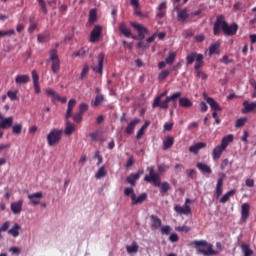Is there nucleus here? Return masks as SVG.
Segmentation results:
<instances>
[{
	"instance_id": "1",
	"label": "nucleus",
	"mask_w": 256,
	"mask_h": 256,
	"mask_svg": "<svg viewBox=\"0 0 256 256\" xmlns=\"http://www.w3.org/2000/svg\"><path fill=\"white\" fill-rule=\"evenodd\" d=\"M147 171L149 172V175L144 176V181H146V183H153L154 187H159L160 193H167V191L171 189L169 182H161V176L155 172L153 166L147 167Z\"/></svg>"
},
{
	"instance_id": "2",
	"label": "nucleus",
	"mask_w": 256,
	"mask_h": 256,
	"mask_svg": "<svg viewBox=\"0 0 256 256\" xmlns=\"http://www.w3.org/2000/svg\"><path fill=\"white\" fill-rule=\"evenodd\" d=\"M190 245H194L198 255L213 256L219 255V251L213 250V244L206 240H193Z\"/></svg>"
},
{
	"instance_id": "3",
	"label": "nucleus",
	"mask_w": 256,
	"mask_h": 256,
	"mask_svg": "<svg viewBox=\"0 0 256 256\" xmlns=\"http://www.w3.org/2000/svg\"><path fill=\"white\" fill-rule=\"evenodd\" d=\"M167 96V91L163 92L162 94L158 95L153 103L152 107L155 109V107H160V109H169V103L171 101H175V99H179L181 97V92H176L172 94L171 96L166 97L164 101L161 102V98Z\"/></svg>"
},
{
	"instance_id": "4",
	"label": "nucleus",
	"mask_w": 256,
	"mask_h": 256,
	"mask_svg": "<svg viewBox=\"0 0 256 256\" xmlns=\"http://www.w3.org/2000/svg\"><path fill=\"white\" fill-rule=\"evenodd\" d=\"M46 63H51V71L54 75H57V73L61 71V59H59L57 48L50 50V56L49 59L46 60Z\"/></svg>"
},
{
	"instance_id": "5",
	"label": "nucleus",
	"mask_w": 256,
	"mask_h": 256,
	"mask_svg": "<svg viewBox=\"0 0 256 256\" xmlns=\"http://www.w3.org/2000/svg\"><path fill=\"white\" fill-rule=\"evenodd\" d=\"M46 139L49 147H55V145H59V143H61V139H63V129L54 128L50 130L46 136Z\"/></svg>"
},
{
	"instance_id": "6",
	"label": "nucleus",
	"mask_w": 256,
	"mask_h": 256,
	"mask_svg": "<svg viewBox=\"0 0 256 256\" xmlns=\"http://www.w3.org/2000/svg\"><path fill=\"white\" fill-rule=\"evenodd\" d=\"M226 24L227 21L225 20V16L223 14L218 15L216 17V21L214 22L213 35H215V37H219V35H221V32L223 33Z\"/></svg>"
},
{
	"instance_id": "7",
	"label": "nucleus",
	"mask_w": 256,
	"mask_h": 256,
	"mask_svg": "<svg viewBox=\"0 0 256 256\" xmlns=\"http://www.w3.org/2000/svg\"><path fill=\"white\" fill-rule=\"evenodd\" d=\"M131 25L138 32V37H139L140 41H143V39H145V35H149V29H147V27L143 26V24H140L137 22H132Z\"/></svg>"
},
{
	"instance_id": "8",
	"label": "nucleus",
	"mask_w": 256,
	"mask_h": 256,
	"mask_svg": "<svg viewBox=\"0 0 256 256\" xmlns=\"http://www.w3.org/2000/svg\"><path fill=\"white\" fill-rule=\"evenodd\" d=\"M103 33V26L96 25L90 33V43H97L101 39Z\"/></svg>"
},
{
	"instance_id": "9",
	"label": "nucleus",
	"mask_w": 256,
	"mask_h": 256,
	"mask_svg": "<svg viewBox=\"0 0 256 256\" xmlns=\"http://www.w3.org/2000/svg\"><path fill=\"white\" fill-rule=\"evenodd\" d=\"M238 30H239V25H237V23H233L229 25V23L226 22L222 33H224V35H226L227 37H232L233 35H237Z\"/></svg>"
},
{
	"instance_id": "10",
	"label": "nucleus",
	"mask_w": 256,
	"mask_h": 256,
	"mask_svg": "<svg viewBox=\"0 0 256 256\" xmlns=\"http://www.w3.org/2000/svg\"><path fill=\"white\" fill-rule=\"evenodd\" d=\"M103 61H105V53L101 52L98 55V64L92 66V70L94 73H99V75H103Z\"/></svg>"
},
{
	"instance_id": "11",
	"label": "nucleus",
	"mask_w": 256,
	"mask_h": 256,
	"mask_svg": "<svg viewBox=\"0 0 256 256\" xmlns=\"http://www.w3.org/2000/svg\"><path fill=\"white\" fill-rule=\"evenodd\" d=\"M251 209V206L249 203H244L241 205V221L243 223L247 222V219H249V210Z\"/></svg>"
},
{
	"instance_id": "12",
	"label": "nucleus",
	"mask_w": 256,
	"mask_h": 256,
	"mask_svg": "<svg viewBox=\"0 0 256 256\" xmlns=\"http://www.w3.org/2000/svg\"><path fill=\"white\" fill-rule=\"evenodd\" d=\"M131 197L132 205H141L144 201H147V193H142L137 197V194H133Z\"/></svg>"
},
{
	"instance_id": "13",
	"label": "nucleus",
	"mask_w": 256,
	"mask_h": 256,
	"mask_svg": "<svg viewBox=\"0 0 256 256\" xmlns=\"http://www.w3.org/2000/svg\"><path fill=\"white\" fill-rule=\"evenodd\" d=\"M141 173H143V171L130 174L126 178L127 183H129V185H131V187H135V185H137V181H139V179H141Z\"/></svg>"
},
{
	"instance_id": "14",
	"label": "nucleus",
	"mask_w": 256,
	"mask_h": 256,
	"mask_svg": "<svg viewBox=\"0 0 256 256\" xmlns=\"http://www.w3.org/2000/svg\"><path fill=\"white\" fill-rule=\"evenodd\" d=\"M28 199L33 205H39L43 199V192H36L28 195Z\"/></svg>"
},
{
	"instance_id": "15",
	"label": "nucleus",
	"mask_w": 256,
	"mask_h": 256,
	"mask_svg": "<svg viewBox=\"0 0 256 256\" xmlns=\"http://www.w3.org/2000/svg\"><path fill=\"white\" fill-rule=\"evenodd\" d=\"M139 123H141V119L139 118H135L134 120H132L126 127L125 129V133H127V135H133L134 131H135V127H137V125H139Z\"/></svg>"
},
{
	"instance_id": "16",
	"label": "nucleus",
	"mask_w": 256,
	"mask_h": 256,
	"mask_svg": "<svg viewBox=\"0 0 256 256\" xmlns=\"http://www.w3.org/2000/svg\"><path fill=\"white\" fill-rule=\"evenodd\" d=\"M32 80L34 91L37 95H39V93H41V87L39 86V74L37 73V70H32Z\"/></svg>"
},
{
	"instance_id": "17",
	"label": "nucleus",
	"mask_w": 256,
	"mask_h": 256,
	"mask_svg": "<svg viewBox=\"0 0 256 256\" xmlns=\"http://www.w3.org/2000/svg\"><path fill=\"white\" fill-rule=\"evenodd\" d=\"M221 177L217 180L216 184V197L219 198L221 195H223V181H225V174H220Z\"/></svg>"
},
{
	"instance_id": "18",
	"label": "nucleus",
	"mask_w": 256,
	"mask_h": 256,
	"mask_svg": "<svg viewBox=\"0 0 256 256\" xmlns=\"http://www.w3.org/2000/svg\"><path fill=\"white\" fill-rule=\"evenodd\" d=\"M163 225V222L161 221V218L155 215L150 216V227L151 229H161V226Z\"/></svg>"
},
{
	"instance_id": "19",
	"label": "nucleus",
	"mask_w": 256,
	"mask_h": 256,
	"mask_svg": "<svg viewBox=\"0 0 256 256\" xmlns=\"http://www.w3.org/2000/svg\"><path fill=\"white\" fill-rule=\"evenodd\" d=\"M76 129H77V126L75 124H73V122L66 120L64 134L67 137H71V134L75 133Z\"/></svg>"
},
{
	"instance_id": "20",
	"label": "nucleus",
	"mask_w": 256,
	"mask_h": 256,
	"mask_svg": "<svg viewBox=\"0 0 256 256\" xmlns=\"http://www.w3.org/2000/svg\"><path fill=\"white\" fill-rule=\"evenodd\" d=\"M10 209L14 215H19L23 211V200L13 202L10 206Z\"/></svg>"
},
{
	"instance_id": "21",
	"label": "nucleus",
	"mask_w": 256,
	"mask_h": 256,
	"mask_svg": "<svg viewBox=\"0 0 256 256\" xmlns=\"http://www.w3.org/2000/svg\"><path fill=\"white\" fill-rule=\"evenodd\" d=\"M174 211L178 213V215H191V207L189 205L174 206Z\"/></svg>"
},
{
	"instance_id": "22",
	"label": "nucleus",
	"mask_w": 256,
	"mask_h": 256,
	"mask_svg": "<svg viewBox=\"0 0 256 256\" xmlns=\"http://www.w3.org/2000/svg\"><path fill=\"white\" fill-rule=\"evenodd\" d=\"M205 147H207V143H205V142H198V143L190 146L188 151L190 153H193L194 155H197V153H199V151H201V149H205Z\"/></svg>"
},
{
	"instance_id": "23",
	"label": "nucleus",
	"mask_w": 256,
	"mask_h": 256,
	"mask_svg": "<svg viewBox=\"0 0 256 256\" xmlns=\"http://www.w3.org/2000/svg\"><path fill=\"white\" fill-rule=\"evenodd\" d=\"M75 105H77V100L75 99H70L69 102H68V108H67V111H66V120H69L71 119V117L73 116V109L75 108Z\"/></svg>"
},
{
	"instance_id": "24",
	"label": "nucleus",
	"mask_w": 256,
	"mask_h": 256,
	"mask_svg": "<svg viewBox=\"0 0 256 256\" xmlns=\"http://www.w3.org/2000/svg\"><path fill=\"white\" fill-rule=\"evenodd\" d=\"M75 105H77V100L75 99H70L69 102H68V108H67V111H66V120H69L71 119V117L73 116V109L75 108Z\"/></svg>"
},
{
	"instance_id": "25",
	"label": "nucleus",
	"mask_w": 256,
	"mask_h": 256,
	"mask_svg": "<svg viewBox=\"0 0 256 256\" xmlns=\"http://www.w3.org/2000/svg\"><path fill=\"white\" fill-rule=\"evenodd\" d=\"M203 54L197 52H191L186 56V65H193Z\"/></svg>"
},
{
	"instance_id": "26",
	"label": "nucleus",
	"mask_w": 256,
	"mask_h": 256,
	"mask_svg": "<svg viewBox=\"0 0 256 256\" xmlns=\"http://www.w3.org/2000/svg\"><path fill=\"white\" fill-rule=\"evenodd\" d=\"M118 30L122 35H124V37L129 38L132 35L131 29L127 27V24H125V22H122L118 25Z\"/></svg>"
},
{
	"instance_id": "27",
	"label": "nucleus",
	"mask_w": 256,
	"mask_h": 256,
	"mask_svg": "<svg viewBox=\"0 0 256 256\" xmlns=\"http://www.w3.org/2000/svg\"><path fill=\"white\" fill-rule=\"evenodd\" d=\"M223 151H225V148L221 147V145L216 146L212 150L213 161H217V159H221V155H223Z\"/></svg>"
},
{
	"instance_id": "28",
	"label": "nucleus",
	"mask_w": 256,
	"mask_h": 256,
	"mask_svg": "<svg viewBox=\"0 0 256 256\" xmlns=\"http://www.w3.org/2000/svg\"><path fill=\"white\" fill-rule=\"evenodd\" d=\"M166 10H167V2L160 3L157 8L158 12L156 14V17H158L159 19H163V17H165L166 15Z\"/></svg>"
},
{
	"instance_id": "29",
	"label": "nucleus",
	"mask_w": 256,
	"mask_h": 256,
	"mask_svg": "<svg viewBox=\"0 0 256 256\" xmlns=\"http://www.w3.org/2000/svg\"><path fill=\"white\" fill-rule=\"evenodd\" d=\"M105 101V95L103 94H98L94 98V100L91 101V106L92 107H101Z\"/></svg>"
},
{
	"instance_id": "30",
	"label": "nucleus",
	"mask_w": 256,
	"mask_h": 256,
	"mask_svg": "<svg viewBox=\"0 0 256 256\" xmlns=\"http://www.w3.org/2000/svg\"><path fill=\"white\" fill-rule=\"evenodd\" d=\"M197 169L201 171V173H207L208 175H211L213 173V170L209 167V165L203 163V162H198L196 164Z\"/></svg>"
},
{
	"instance_id": "31",
	"label": "nucleus",
	"mask_w": 256,
	"mask_h": 256,
	"mask_svg": "<svg viewBox=\"0 0 256 256\" xmlns=\"http://www.w3.org/2000/svg\"><path fill=\"white\" fill-rule=\"evenodd\" d=\"M243 106V113H253L256 109V102L249 103V101H244Z\"/></svg>"
},
{
	"instance_id": "32",
	"label": "nucleus",
	"mask_w": 256,
	"mask_h": 256,
	"mask_svg": "<svg viewBox=\"0 0 256 256\" xmlns=\"http://www.w3.org/2000/svg\"><path fill=\"white\" fill-rule=\"evenodd\" d=\"M175 144V138L168 136L164 141H163V150L167 151L173 147Z\"/></svg>"
},
{
	"instance_id": "33",
	"label": "nucleus",
	"mask_w": 256,
	"mask_h": 256,
	"mask_svg": "<svg viewBox=\"0 0 256 256\" xmlns=\"http://www.w3.org/2000/svg\"><path fill=\"white\" fill-rule=\"evenodd\" d=\"M9 127H13V117L11 116L0 121V129H9Z\"/></svg>"
},
{
	"instance_id": "34",
	"label": "nucleus",
	"mask_w": 256,
	"mask_h": 256,
	"mask_svg": "<svg viewBox=\"0 0 256 256\" xmlns=\"http://www.w3.org/2000/svg\"><path fill=\"white\" fill-rule=\"evenodd\" d=\"M233 139H234L233 134H229V135L223 137L220 146L223 149H227V147H229V143H233Z\"/></svg>"
},
{
	"instance_id": "35",
	"label": "nucleus",
	"mask_w": 256,
	"mask_h": 256,
	"mask_svg": "<svg viewBox=\"0 0 256 256\" xmlns=\"http://www.w3.org/2000/svg\"><path fill=\"white\" fill-rule=\"evenodd\" d=\"M30 77L29 75H17L15 78L16 85H23L25 83H29Z\"/></svg>"
},
{
	"instance_id": "36",
	"label": "nucleus",
	"mask_w": 256,
	"mask_h": 256,
	"mask_svg": "<svg viewBox=\"0 0 256 256\" xmlns=\"http://www.w3.org/2000/svg\"><path fill=\"white\" fill-rule=\"evenodd\" d=\"M206 101L213 111H221V106H219V103L215 99L208 97Z\"/></svg>"
},
{
	"instance_id": "37",
	"label": "nucleus",
	"mask_w": 256,
	"mask_h": 256,
	"mask_svg": "<svg viewBox=\"0 0 256 256\" xmlns=\"http://www.w3.org/2000/svg\"><path fill=\"white\" fill-rule=\"evenodd\" d=\"M177 13H178V21L185 23V21L189 19V13L187 12V9L178 10Z\"/></svg>"
},
{
	"instance_id": "38",
	"label": "nucleus",
	"mask_w": 256,
	"mask_h": 256,
	"mask_svg": "<svg viewBox=\"0 0 256 256\" xmlns=\"http://www.w3.org/2000/svg\"><path fill=\"white\" fill-rule=\"evenodd\" d=\"M180 107H184L185 109H189V107H193V102L189 100V98H180L179 99Z\"/></svg>"
},
{
	"instance_id": "39",
	"label": "nucleus",
	"mask_w": 256,
	"mask_h": 256,
	"mask_svg": "<svg viewBox=\"0 0 256 256\" xmlns=\"http://www.w3.org/2000/svg\"><path fill=\"white\" fill-rule=\"evenodd\" d=\"M19 231H21V226L16 223L11 229L8 230V235H12V237H19Z\"/></svg>"
},
{
	"instance_id": "40",
	"label": "nucleus",
	"mask_w": 256,
	"mask_h": 256,
	"mask_svg": "<svg viewBox=\"0 0 256 256\" xmlns=\"http://www.w3.org/2000/svg\"><path fill=\"white\" fill-rule=\"evenodd\" d=\"M235 193H237L236 190L228 191L226 194H224L222 196V198L220 199V203H222V204L227 203V201H229V199H231V197H233V195H235Z\"/></svg>"
},
{
	"instance_id": "41",
	"label": "nucleus",
	"mask_w": 256,
	"mask_h": 256,
	"mask_svg": "<svg viewBox=\"0 0 256 256\" xmlns=\"http://www.w3.org/2000/svg\"><path fill=\"white\" fill-rule=\"evenodd\" d=\"M51 39V36L49 35L48 32H44L42 34H38L37 36V41L39 43H47Z\"/></svg>"
},
{
	"instance_id": "42",
	"label": "nucleus",
	"mask_w": 256,
	"mask_h": 256,
	"mask_svg": "<svg viewBox=\"0 0 256 256\" xmlns=\"http://www.w3.org/2000/svg\"><path fill=\"white\" fill-rule=\"evenodd\" d=\"M219 47L221 44L219 42L212 43L209 47V55H215V53H219Z\"/></svg>"
},
{
	"instance_id": "43",
	"label": "nucleus",
	"mask_w": 256,
	"mask_h": 256,
	"mask_svg": "<svg viewBox=\"0 0 256 256\" xmlns=\"http://www.w3.org/2000/svg\"><path fill=\"white\" fill-rule=\"evenodd\" d=\"M204 57L203 54L201 56H198L195 65H194V70L195 71H199L201 70V67H203L205 65V62L203 61Z\"/></svg>"
},
{
	"instance_id": "44",
	"label": "nucleus",
	"mask_w": 256,
	"mask_h": 256,
	"mask_svg": "<svg viewBox=\"0 0 256 256\" xmlns=\"http://www.w3.org/2000/svg\"><path fill=\"white\" fill-rule=\"evenodd\" d=\"M96 179H103V177H107V169L105 166H102L98 169L95 174Z\"/></svg>"
},
{
	"instance_id": "45",
	"label": "nucleus",
	"mask_w": 256,
	"mask_h": 256,
	"mask_svg": "<svg viewBox=\"0 0 256 256\" xmlns=\"http://www.w3.org/2000/svg\"><path fill=\"white\" fill-rule=\"evenodd\" d=\"M175 59H177L176 52H169L168 57L165 59L167 65H173L175 63Z\"/></svg>"
},
{
	"instance_id": "46",
	"label": "nucleus",
	"mask_w": 256,
	"mask_h": 256,
	"mask_svg": "<svg viewBox=\"0 0 256 256\" xmlns=\"http://www.w3.org/2000/svg\"><path fill=\"white\" fill-rule=\"evenodd\" d=\"M241 249L244 256H253V251L251 250L249 245L242 244Z\"/></svg>"
},
{
	"instance_id": "47",
	"label": "nucleus",
	"mask_w": 256,
	"mask_h": 256,
	"mask_svg": "<svg viewBox=\"0 0 256 256\" xmlns=\"http://www.w3.org/2000/svg\"><path fill=\"white\" fill-rule=\"evenodd\" d=\"M17 93H19L18 90H15V91L9 90L7 92V97H9L10 101H19V97L17 96Z\"/></svg>"
},
{
	"instance_id": "48",
	"label": "nucleus",
	"mask_w": 256,
	"mask_h": 256,
	"mask_svg": "<svg viewBox=\"0 0 256 256\" xmlns=\"http://www.w3.org/2000/svg\"><path fill=\"white\" fill-rule=\"evenodd\" d=\"M127 253H137L139 251V245L137 242H133L131 246L126 247Z\"/></svg>"
},
{
	"instance_id": "49",
	"label": "nucleus",
	"mask_w": 256,
	"mask_h": 256,
	"mask_svg": "<svg viewBox=\"0 0 256 256\" xmlns=\"http://www.w3.org/2000/svg\"><path fill=\"white\" fill-rule=\"evenodd\" d=\"M171 75V71L169 70H163L159 75H158V80L159 81H165Z\"/></svg>"
},
{
	"instance_id": "50",
	"label": "nucleus",
	"mask_w": 256,
	"mask_h": 256,
	"mask_svg": "<svg viewBox=\"0 0 256 256\" xmlns=\"http://www.w3.org/2000/svg\"><path fill=\"white\" fill-rule=\"evenodd\" d=\"M21 131H23V125H21V124H15L12 127V133L14 135H21Z\"/></svg>"
},
{
	"instance_id": "51",
	"label": "nucleus",
	"mask_w": 256,
	"mask_h": 256,
	"mask_svg": "<svg viewBox=\"0 0 256 256\" xmlns=\"http://www.w3.org/2000/svg\"><path fill=\"white\" fill-rule=\"evenodd\" d=\"M95 21H97V11L95 9H92L89 12V22L95 23Z\"/></svg>"
},
{
	"instance_id": "52",
	"label": "nucleus",
	"mask_w": 256,
	"mask_h": 256,
	"mask_svg": "<svg viewBox=\"0 0 256 256\" xmlns=\"http://www.w3.org/2000/svg\"><path fill=\"white\" fill-rule=\"evenodd\" d=\"M87 75H89V65H84V67H83V69H82V72H81V74H80L79 79H80L81 81H83V78H84V77H87Z\"/></svg>"
},
{
	"instance_id": "53",
	"label": "nucleus",
	"mask_w": 256,
	"mask_h": 256,
	"mask_svg": "<svg viewBox=\"0 0 256 256\" xmlns=\"http://www.w3.org/2000/svg\"><path fill=\"white\" fill-rule=\"evenodd\" d=\"M11 35H15V30L13 29L5 30V31L0 30V37H11Z\"/></svg>"
},
{
	"instance_id": "54",
	"label": "nucleus",
	"mask_w": 256,
	"mask_h": 256,
	"mask_svg": "<svg viewBox=\"0 0 256 256\" xmlns=\"http://www.w3.org/2000/svg\"><path fill=\"white\" fill-rule=\"evenodd\" d=\"M71 117L75 123H81V121H83V114H81V112H78Z\"/></svg>"
},
{
	"instance_id": "55",
	"label": "nucleus",
	"mask_w": 256,
	"mask_h": 256,
	"mask_svg": "<svg viewBox=\"0 0 256 256\" xmlns=\"http://www.w3.org/2000/svg\"><path fill=\"white\" fill-rule=\"evenodd\" d=\"M46 95H48V97H52L53 101H55L56 97H57V92H55V90L51 89V88H47L45 90Z\"/></svg>"
},
{
	"instance_id": "56",
	"label": "nucleus",
	"mask_w": 256,
	"mask_h": 256,
	"mask_svg": "<svg viewBox=\"0 0 256 256\" xmlns=\"http://www.w3.org/2000/svg\"><path fill=\"white\" fill-rule=\"evenodd\" d=\"M124 195L126 197H129V196L133 197V195H135V190L133 189V187H126L124 189Z\"/></svg>"
},
{
	"instance_id": "57",
	"label": "nucleus",
	"mask_w": 256,
	"mask_h": 256,
	"mask_svg": "<svg viewBox=\"0 0 256 256\" xmlns=\"http://www.w3.org/2000/svg\"><path fill=\"white\" fill-rule=\"evenodd\" d=\"M86 111H89V104L81 103L79 105V113H81L83 115V113H86Z\"/></svg>"
},
{
	"instance_id": "58",
	"label": "nucleus",
	"mask_w": 256,
	"mask_h": 256,
	"mask_svg": "<svg viewBox=\"0 0 256 256\" xmlns=\"http://www.w3.org/2000/svg\"><path fill=\"white\" fill-rule=\"evenodd\" d=\"M249 83H250L251 87H253V89H254V92L252 93L251 97H252V99H256V81L254 78H251L249 80Z\"/></svg>"
},
{
	"instance_id": "59",
	"label": "nucleus",
	"mask_w": 256,
	"mask_h": 256,
	"mask_svg": "<svg viewBox=\"0 0 256 256\" xmlns=\"http://www.w3.org/2000/svg\"><path fill=\"white\" fill-rule=\"evenodd\" d=\"M94 159H97V167H99V165H101V163H103V156H101V152L96 151L94 154Z\"/></svg>"
},
{
	"instance_id": "60",
	"label": "nucleus",
	"mask_w": 256,
	"mask_h": 256,
	"mask_svg": "<svg viewBox=\"0 0 256 256\" xmlns=\"http://www.w3.org/2000/svg\"><path fill=\"white\" fill-rule=\"evenodd\" d=\"M38 27V24L33 22V20L30 19V25L28 27V33H33Z\"/></svg>"
},
{
	"instance_id": "61",
	"label": "nucleus",
	"mask_w": 256,
	"mask_h": 256,
	"mask_svg": "<svg viewBox=\"0 0 256 256\" xmlns=\"http://www.w3.org/2000/svg\"><path fill=\"white\" fill-rule=\"evenodd\" d=\"M196 77H200V79H203V81H206L207 74L203 72L202 70H195Z\"/></svg>"
},
{
	"instance_id": "62",
	"label": "nucleus",
	"mask_w": 256,
	"mask_h": 256,
	"mask_svg": "<svg viewBox=\"0 0 256 256\" xmlns=\"http://www.w3.org/2000/svg\"><path fill=\"white\" fill-rule=\"evenodd\" d=\"M161 233H162V235H169V233H171V226H169V225L162 226Z\"/></svg>"
},
{
	"instance_id": "63",
	"label": "nucleus",
	"mask_w": 256,
	"mask_h": 256,
	"mask_svg": "<svg viewBox=\"0 0 256 256\" xmlns=\"http://www.w3.org/2000/svg\"><path fill=\"white\" fill-rule=\"evenodd\" d=\"M9 227H11V223L9 221H6L2 224V226L0 227V231L2 233L5 232V231H9Z\"/></svg>"
},
{
	"instance_id": "64",
	"label": "nucleus",
	"mask_w": 256,
	"mask_h": 256,
	"mask_svg": "<svg viewBox=\"0 0 256 256\" xmlns=\"http://www.w3.org/2000/svg\"><path fill=\"white\" fill-rule=\"evenodd\" d=\"M245 121H247V119L245 118H240L236 121L235 127L239 128V127H243V125H245Z\"/></svg>"
}]
</instances>
